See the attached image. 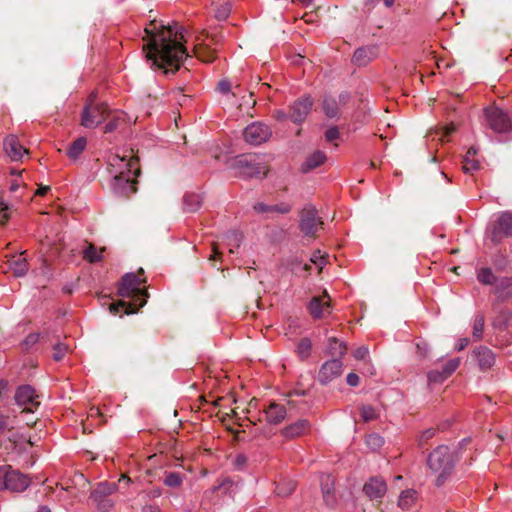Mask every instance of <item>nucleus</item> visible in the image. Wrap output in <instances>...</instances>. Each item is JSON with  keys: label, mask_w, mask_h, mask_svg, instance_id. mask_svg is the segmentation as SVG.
I'll use <instances>...</instances> for the list:
<instances>
[{"label": "nucleus", "mask_w": 512, "mask_h": 512, "mask_svg": "<svg viewBox=\"0 0 512 512\" xmlns=\"http://www.w3.org/2000/svg\"><path fill=\"white\" fill-rule=\"evenodd\" d=\"M145 42L143 51L154 70L164 74H174L188 57L184 47V30L176 22L164 24L155 19L145 25L139 34Z\"/></svg>", "instance_id": "f257e3e1"}, {"label": "nucleus", "mask_w": 512, "mask_h": 512, "mask_svg": "<svg viewBox=\"0 0 512 512\" xmlns=\"http://www.w3.org/2000/svg\"><path fill=\"white\" fill-rule=\"evenodd\" d=\"M427 465L436 476L435 483L439 487L451 476L455 466V459L449 447L440 445L429 454Z\"/></svg>", "instance_id": "f03ea898"}, {"label": "nucleus", "mask_w": 512, "mask_h": 512, "mask_svg": "<svg viewBox=\"0 0 512 512\" xmlns=\"http://www.w3.org/2000/svg\"><path fill=\"white\" fill-rule=\"evenodd\" d=\"M30 483L28 475L13 469L10 465L0 466V491L21 493L30 486Z\"/></svg>", "instance_id": "7ed1b4c3"}, {"label": "nucleus", "mask_w": 512, "mask_h": 512, "mask_svg": "<svg viewBox=\"0 0 512 512\" xmlns=\"http://www.w3.org/2000/svg\"><path fill=\"white\" fill-rule=\"evenodd\" d=\"M117 488L118 486L114 482H100L92 489L89 499L99 511L107 512L114 505L112 495Z\"/></svg>", "instance_id": "20e7f679"}, {"label": "nucleus", "mask_w": 512, "mask_h": 512, "mask_svg": "<svg viewBox=\"0 0 512 512\" xmlns=\"http://www.w3.org/2000/svg\"><path fill=\"white\" fill-rule=\"evenodd\" d=\"M109 164L111 173H114L111 182V190L116 195L126 196L128 187V162H126L124 158L115 155L110 158Z\"/></svg>", "instance_id": "39448f33"}, {"label": "nucleus", "mask_w": 512, "mask_h": 512, "mask_svg": "<svg viewBox=\"0 0 512 512\" xmlns=\"http://www.w3.org/2000/svg\"><path fill=\"white\" fill-rule=\"evenodd\" d=\"M130 315L136 313L139 308L143 307L149 294L147 288L144 285L146 279L140 277V275L130 273Z\"/></svg>", "instance_id": "423d86ee"}, {"label": "nucleus", "mask_w": 512, "mask_h": 512, "mask_svg": "<svg viewBox=\"0 0 512 512\" xmlns=\"http://www.w3.org/2000/svg\"><path fill=\"white\" fill-rule=\"evenodd\" d=\"M323 222L318 216V211L313 205H306L300 214L299 227L305 236L313 237L322 228Z\"/></svg>", "instance_id": "0eeeda50"}, {"label": "nucleus", "mask_w": 512, "mask_h": 512, "mask_svg": "<svg viewBox=\"0 0 512 512\" xmlns=\"http://www.w3.org/2000/svg\"><path fill=\"white\" fill-rule=\"evenodd\" d=\"M95 97L94 94L90 96L91 99ZM107 113L106 104H93L91 101L82 112L81 124L86 128H95L106 119Z\"/></svg>", "instance_id": "6e6552de"}, {"label": "nucleus", "mask_w": 512, "mask_h": 512, "mask_svg": "<svg viewBox=\"0 0 512 512\" xmlns=\"http://www.w3.org/2000/svg\"><path fill=\"white\" fill-rule=\"evenodd\" d=\"M485 118L488 126L496 133H507L512 129L510 117L498 107L491 106L485 109Z\"/></svg>", "instance_id": "1a4fd4ad"}, {"label": "nucleus", "mask_w": 512, "mask_h": 512, "mask_svg": "<svg viewBox=\"0 0 512 512\" xmlns=\"http://www.w3.org/2000/svg\"><path fill=\"white\" fill-rule=\"evenodd\" d=\"M234 168L236 174L240 177L249 178H263L266 175L267 168L260 163L255 162L247 157H241L235 161Z\"/></svg>", "instance_id": "9d476101"}, {"label": "nucleus", "mask_w": 512, "mask_h": 512, "mask_svg": "<svg viewBox=\"0 0 512 512\" xmlns=\"http://www.w3.org/2000/svg\"><path fill=\"white\" fill-rule=\"evenodd\" d=\"M271 135L272 131L270 127L261 122L251 123L243 131L245 141L255 146L266 142Z\"/></svg>", "instance_id": "9b49d317"}, {"label": "nucleus", "mask_w": 512, "mask_h": 512, "mask_svg": "<svg viewBox=\"0 0 512 512\" xmlns=\"http://www.w3.org/2000/svg\"><path fill=\"white\" fill-rule=\"evenodd\" d=\"M15 401L19 406H23L25 412H33L40 404L34 388L30 385H23L17 389Z\"/></svg>", "instance_id": "f8f14e48"}, {"label": "nucleus", "mask_w": 512, "mask_h": 512, "mask_svg": "<svg viewBox=\"0 0 512 512\" xmlns=\"http://www.w3.org/2000/svg\"><path fill=\"white\" fill-rule=\"evenodd\" d=\"M342 361L339 358H332L322 364L319 373L318 380L321 384H327L333 379L339 377L342 373Z\"/></svg>", "instance_id": "ddd939ff"}, {"label": "nucleus", "mask_w": 512, "mask_h": 512, "mask_svg": "<svg viewBox=\"0 0 512 512\" xmlns=\"http://www.w3.org/2000/svg\"><path fill=\"white\" fill-rule=\"evenodd\" d=\"M313 101L309 95L296 100L290 108L289 118L294 123L303 122L310 113Z\"/></svg>", "instance_id": "4468645a"}, {"label": "nucleus", "mask_w": 512, "mask_h": 512, "mask_svg": "<svg viewBox=\"0 0 512 512\" xmlns=\"http://www.w3.org/2000/svg\"><path fill=\"white\" fill-rule=\"evenodd\" d=\"M363 492L370 500L382 499L387 492L386 482L379 477H372L365 483Z\"/></svg>", "instance_id": "2eb2a0df"}, {"label": "nucleus", "mask_w": 512, "mask_h": 512, "mask_svg": "<svg viewBox=\"0 0 512 512\" xmlns=\"http://www.w3.org/2000/svg\"><path fill=\"white\" fill-rule=\"evenodd\" d=\"M311 430L310 422L306 419H299L296 422L287 425L281 430V435L288 439H295L300 436H304Z\"/></svg>", "instance_id": "dca6fc26"}, {"label": "nucleus", "mask_w": 512, "mask_h": 512, "mask_svg": "<svg viewBox=\"0 0 512 512\" xmlns=\"http://www.w3.org/2000/svg\"><path fill=\"white\" fill-rule=\"evenodd\" d=\"M493 240H500L503 236L511 237L512 236V213L504 212L502 213L497 221V225L494 227L492 231Z\"/></svg>", "instance_id": "f3484780"}, {"label": "nucleus", "mask_w": 512, "mask_h": 512, "mask_svg": "<svg viewBox=\"0 0 512 512\" xmlns=\"http://www.w3.org/2000/svg\"><path fill=\"white\" fill-rule=\"evenodd\" d=\"M4 149L12 161H19L28 150L24 148L15 135H9L4 140Z\"/></svg>", "instance_id": "a211bd4d"}, {"label": "nucleus", "mask_w": 512, "mask_h": 512, "mask_svg": "<svg viewBox=\"0 0 512 512\" xmlns=\"http://www.w3.org/2000/svg\"><path fill=\"white\" fill-rule=\"evenodd\" d=\"M321 490L323 500L329 507H334L337 503V499L334 491V479L329 474H323L320 477Z\"/></svg>", "instance_id": "6ab92c4d"}, {"label": "nucleus", "mask_w": 512, "mask_h": 512, "mask_svg": "<svg viewBox=\"0 0 512 512\" xmlns=\"http://www.w3.org/2000/svg\"><path fill=\"white\" fill-rule=\"evenodd\" d=\"M377 54L378 48L376 46L360 47L354 52L352 61L358 66H365L374 58H376Z\"/></svg>", "instance_id": "aec40b11"}, {"label": "nucleus", "mask_w": 512, "mask_h": 512, "mask_svg": "<svg viewBox=\"0 0 512 512\" xmlns=\"http://www.w3.org/2000/svg\"><path fill=\"white\" fill-rule=\"evenodd\" d=\"M264 413L266 421L273 425L280 424L287 415L286 408L275 402L270 403L269 406L264 409Z\"/></svg>", "instance_id": "412c9836"}, {"label": "nucleus", "mask_w": 512, "mask_h": 512, "mask_svg": "<svg viewBox=\"0 0 512 512\" xmlns=\"http://www.w3.org/2000/svg\"><path fill=\"white\" fill-rule=\"evenodd\" d=\"M100 303L103 307H107L109 312L113 315L122 317L123 315L128 314V304L122 300H116L110 296L103 295L100 297Z\"/></svg>", "instance_id": "4be33fe9"}, {"label": "nucleus", "mask_w": 512, "mask_h": 512, "mask_svg": "<svg viewBox=\"0 0 512 512\" xmlns=\"http://www.w3.org/2000/svg\"><path fill=\"white\" fill-rule=\"evenodd\" d=\"M475 357L477 359L480 369H490L495 364V355L487 347L480 346L474 350Z\"/></svg>", "instance_id": "5701e85b"}, {"label": "nucleus", "mask_w": 512, "mask_h": 512, "mask_svg": "<svg viewBox=\"0 0 512 512\" xmlns=\"http://www.w3.org/2000/svg\"><path fill=\"white\" fill-rule=\"evenodd\" d=\"M329 307V295L327 292H324L323 296L312 298L308 309L314 318H321L324 310L328 309Z\"/></svg>", "instance_id": "b1692460"}, {"label": "nucleus", "mask_w": 512, "mask_h": 512, "mask_svg": "<svg viewBox=\"0 0 512 512\" xmlns=\"http://www.w3.org/2000/svg\"><path fill=\"white\" fill-rule=\"evenodd\" d=\"M326 159V154L323 151H315L306 158L301 166V170L303 172H309L324 164Z\"/></svg>", "instance_id": "393cba45"}, {"label": "nucleus", "mask_w": 512, "mask_h": 512, "mask_svg": "<svg viewBox=\"0 0 512 512\" xmlns=\"http://www.w3.org/2000/svg\"><path fill=\"white\" fill-rule=\"evenodd\" d=\"M476 154L477 150L475 147H471L465 154L462 166L464 173L473 174L475 171L480 169V163L475 158Z\"/></svg>", "instance_id": "a878e982"}, {"label": "nucleus", "mask_w": 512, "mask_h": 512, "mask_svg": "<svg viewBox=\"0 0 512 512\" xmlns=\"http://www.w3.org/2000/svg\"><path fill=\"white\" fill-rule=\"evenodd\" d=\"M8 268L12 270L13 274L17 277L24 276L28 271L27 261L22 256H12L7 261Z\"/></svg>", "instance_id": "bb28decb"}, {"label": "nucleus", "mask_w": 512, "mask_h": 512, "mask_svg": "<svg viewBox=\"0 0 512 512\" xmlns=\"http://www.w3.org/2000/svg\"><path fill=\"white\" fill-rule=\"evenodd\" d=\"M105 252V248L97 249L96 246L92 243L88 244L82 250L83 259L87 262L94 264L101 262L103 260V253Z\"/></svg>", "instance_id": "cd10ccee"}, {"label": "nucleus", "mask_w": 512, "mask_h": 512, "mask_svg": "<svg viewBox=\"0 0 512 512\" xmlns=\"http://www.w3.org/2000/svg\"><path fill=\"white\" fill-rule=\"evenodd\" d=\"M417 500V492L414 489H407L400 493L398 498V506L402 510L410 509Z\"/></svg>", "instance_id": "c85d7f7f"}, {"label": "nucleus", "mask_w": 512, "mask_h": 512, "mask_svg": "<svg viewBox=\"0 0 512 512\" xmlns=\"http://www.w3.org/2000/svg\"><path fill=\"white\" fill-rule=\"evenodd\" d=\"M346 350L347 347L344 342L339 341L335 337H330L328 339L327 351L331 356H333V358L341 359V357L346 353Z\"/></svg>", "instance_id": "c756f323"}, {"label": "nucleus", "mask_w": 512, "mask_h": 512, "mask_svg": "<svg viewBox=\"0 0 512 512\" xmlns=\"http://www.w3.org/2000/svg\"><path fill=\"white\" fill-rule=\"evenodd\" d=\"M139 157L133 154V149L130 148V174L133 173L134 179H130V193H135L137 191V188L135 184L137 183L136 178H138L141 175V169L138 167Z\"/></svg>", "instance_id": "7c9ffc66"}, {"label": "nucleus", "mask_w": 512, "mask_h": 512, "mask_svg": "<svg viewBox=\"0 0 512 512\" xmlns=\"http://www.w3.org/2000/svg\"><path fill=\"white\" fill-rule=\"evenodd\" d=\"M87 145V140L85 137H79L75 141L71 143L67 150V156L72 159L76 160L80 156V154L84 151Z\"/></svg>", "instance_id": "2f4dec72"}, {"label": "nucleus", "mask_w": 512, "mask_h": 512, "mask_svg": "<svg viewBox=\"0 0 512 512\" xmlns=\"http://www.w3.org/2000/svg\"><path fill=\"white\" fill-rule=\"evenodd\" d=\"M495 293L500 296H510L512 295V278L511 277H502L498 278L495 285Z\"/></svg>", "instance_id": "473e14b6"}, {"label": "nucleus", "mask_w": 512, "mask_h": 512, "mask_svg": "<svg viewBox=\"0 0 512 512\" xmlns=\"http://www.w3.org/2000/svg\"><path fill=\"white\" fill-rule=\"evenodd\" d=\"M323 110L327 117H336L339 113V105L337 100L333 97H325L323 100Z\"/></svg>", "instance_id": "72a5a7b5"}, {"label": "nucleus", "mask_w": 512, "mask_h": 512, "mask_svg": "<svg viewBox=\"0 0 512 512\" xmlns=\"http://www.w3.org/2000/svg\"><path fill=\"white\" fill-rule=\"evenodd\" d=\"M202 203V199L198 194H187L184 196V209L187 212L196 211Z\"/></svg>", "instance_id": "f704fd0d"}, {"label": "nucleus", "mask_w": 512, "mask_h": 512, "mask_svg": "<svg viewBox=\"0 0 512 512\" xmlns=\"http://www.w3.org/2000/svg\"><path fill=\"white\" fill-rule=\"evenodd\" d=\"M477 279L484 285H495L497 277L490 268H481L477 273Z\"/></svg>", "instance_id": "c9c22d12"}, {"label": "nucleus", "mask_w": 512, "mask_h": 512, "mask_svg": "<svg viewBox=\"0 0 512 512\" xmlns=\"http://www.w3.org/2000/svg\"><path fill=\"white\" fill-rule=\"evenodd\" d=\"M194 53L201 61L211 62L214 59L215 51L205 45L198 44L194 48Z\"/></svg>", "instance_id": "e433bc0d"}, {"label": "nucleus", "mask_w": 512, "mask_h": 512, "mask_svg": "<svg viewBox=\"0 0 512 512\" xmlns=\"http://www.w3.org/2000/svg\"><path fill=\"white\" fill-rule=\"evenodd\" d=\"M359 412L364 422L376 420L379 417V412L371 405L362 404L359 406Z\"/></svg>", "instance_id": "4c0bfd02"}, {"label": "nucleus", "mask_w": 512, "mask_h": 512, "mask_svg": "<svg viewBox=\"0 0 512 512\" xmlns=\"http://www.w3.org/2000/svg\"><path fill=\"white\" fill-rule=\"evenodd\" d=\"M184 476L177 472H165L163 482L170 488H178L183 483Z\"/></svg>", "instance_id": "58836bf2"}, {"label": "nucleus", "mask_w": 512, "mask_h": 512, "mask_svg": "<svg viewBox=\"0 0 512 512\" xmlns=\"http://www.w3.org/2000/svg\"><path fill=\"white\" fill-rule=\"evenodd\" d=\"M485 326V319L482 314H477L473 323V331L472 336L475 341H479L482 339L483 331Z\"/></svg>", "instance_id": "ea45409f"}, {"label": "nucleus", "mask_w": 512, "mask_h": 512, "mask_svg": "<svg viewBox=\"0 0 512 512\" xmlns=\"http://www.w3.org/2000/svg\"><path fill=\"white\" fill-rule=\"evenodd\" d=\"M312 349V343L308 338H303L300 340L297 346V354L301 359H307L310 356Z\"/></svg>", "instance_id": "a19ab883"}, {"label": "nucleus", "mask_w": 512, "mask_h": 512, "mask_svg": "<svg viewBox=\"0 0 512 512\" xmlns=\"http://www.w3.org/2000/svg\"><path fill=\"white\" fill-rule=\"evenodd\" d=\"M496 342L502 346L510 344L512 342V332L506 330V327H498Z\"/></svg>", "instance_id": "79ce46f5"}, {"label": "nucleus", "mask_w": 512, "mask_h": 512, "mask_svg": "<svg viewBox=\"0 0 512 512\" xmlns=\"http://www.w3.org/2000/svg\"><path fill=\"white\" fill-rule=\"evenodd\" d=\"M295 489V483L292 481H286L279 483L276 486L275 492L278 496L286 497L289 496Z\"/></svg>", "instance_id": "37998d69"}, {"label": "nucleus", "mask_w": 512, "mask_h": 512, "mask_svg": "<svg viewBox=\"0 0 512 512\" xmlns=\"http://www.w3.org/2000/svg\"><path fill=\"white\" fill-rule=\"evenodd\" d=\"M231 12V6L228 1H224L217 5L215 9V18L218 20H226Z\"/></svg>", "instance_id": "c03bdc74"}, {"label": "nucleus", "mask_w": 512, "mask_h": 512, "mask_svg": "<svg viewBox=\"0 0 512 512\" xmlns=\"http://www.w3.org/2000/svg\"><path fill=\"white\" fill-rule=\"evenodd\" d=\"M460 365V358H454L447 361L442 368V375L450 377Z\"/></svg>", "instance_id": "a18cd8bd"}, {"label": "nucleus", "mask_w": 512, "mask_h": 512, "mask_svg": "<svg viewBox=\"0 0 512 512\" xmlns=\"http://www.w3.org/2000/svg\"><path fill=\"white\" fill-rule=\"evenodd\" d=\"M429 384H437L444 382L447 377L442 375V371L438 369L430 370L427 374Z\"/></svg>", "instance_id": "49530a36"}, {"label": "nucleus", "mask_w": 512, "mask_h": 512, "mask_svg": "<svg viewBox=\"0 0 512 512\" xmlns=\"http://www.w3.org/2000/svg\"><path fill=\"white\" fill-rule=\"evenodd\" d=\"M66 352H67V346L63 343L58 342L55 345H53L52 357L55 361H60L63 359Z\"/></svg>", "instance_id": "de8ad7c7"}, {"label": "nucleus", "mask_w": 512, "mask_h": 512, "mask_svg": "<svg viewBox=\"0 0 512 512\" xmlns=\"http://www.w3.org/2000/svg\"><path fill=\"white\" fill-rule=\"evenodd\" d=\"M366 443L371 449L376 450L383 445L384 440L377 434H371L367 437Z\"/></svg>", "instance_id": "09e8293b"}, {"label": "nucleus", "mask_w": 512, "mask_h": 512, "mask_svg": "<svg viewBox=\"0 0 512 512\" xmlns=\"http://www.w3.org/2000/svg\"><path fill=\"white\" fill-rule=\"evenodd\" d=\"M118 294L122 297H128V273L124 274L121 278Z\"/></svg>", "instance_id": "8fccbe9b"}, {"label": "nucleus", "mask_w": 512, "mask_h": 512, "mask_svg": "<svg viewBox=\"0 0 512 512\" xmlns=\"http://www.w3.org/2000/svg\"><path fill=\"white\" fill-rule=\"evenodd\" d=\"M340 136V133H339V130L337 127L333 126V127H330L328 130H326L325 132V139L326 141L328 142H332L336 139H338Z\"/></svg>", "instance_id": "3c124183"}, {"label": "nucleus", "mask_w": 512, "mask_h": 512, "mask_svg": "<svg viewBox=\"0 0 512 512\" xmlns=\"http://www.w3.org/2000/svg\"><path fill=\"white\" fill-rule=\"evenodd\" d=\"M247 461H248V459H247L246 455L238 454V455H236V457L234 459V466L236 469L241 470L246 466Z\"/></svg>", "instance_id": "603ef678"}, {"label": "nucleus", "mask_w": 512, "mask_h": 512, "mask_svg": "<svg viewBox=\"0 0 512 512\" xmlns=\"http://www.w3.org/2000/svg\"><path fill=\"white\" fill-rule=\"evenodd\" d=\"M311 262L322 268V266L325 264V256L322 255L320 251H316L311 257Z\"/></svg>", "instance_id": "864d4df0"}, {"label": "nucleus", "mask_w": 512, "mask_h": 512, "mask_svg": "<svg viewBox=\"0 0 512 512\" xmlns=\"http://www.w3.org/2000/svg\"><path fill=\"white\" fill-rule=\"evenodd\" d=\"M253 209L257 213H270L273 210L272 205H267L261 202L254 204Z\"/></svg>", "instance_id": "5fc2aeb1"}, {"label": "nucleus", "mask_w": 512, "mask_h": 512, "mask_svg": "<svg viewBox=\"0 0 512 512\" xmlns=\"http://www.w3.org/2000/svg\"><path fill=\"white\" fill-rule=\"evenodd\" d=\"M369 354V350L366 346H361L354 351V357L358 360H364Z\"/></svg>", "instance_id": "6e6d98bb"}, {"label": "nucleus", "mask_w": 512, "mask_h": 512, "mask_svg": "<svg viewBox=\"0 0 512 512\" xmlns=\"http://www.w3.org/2000/svg\"><path fill=\"white\" fill-rule=\"evenodd\" d=\"M272 208H273L272 212H277L280 214H286V213L290 212V210H291V206L286 203H281L279 205H272Z\"/></svg>", "instance_id": "4d7b16f0"}, {"label": "nucleus", "mask_w": 512, "mask_h": 512, "mask_svg": "<svg viewBox=\"0 0 512 512\" xmlns=\"http://www.w3.org/2000/svg\"><path fill=\"white\" fill-rule=\"evenodd\" d=\"M231 86L232 85H231L230 81L223 79V80L219 81V83H218V90L221 93L226 94L231 91Z\"/></svg>", "instance_id": "13d9d810"}, {"label": "nucleus", "mask_w": 512, "mask_h": 512, "mask_svg": "<svg viewBox=\"0 0 512 512\" xmlns=\"http://www.w3.org/2000/svg\"><path fill=\"white\" fill-rule=\"evenodd\" d=\"M39 339H40V334H39V333H32V334H29V335L25 338V340H24L23 344H24L25 346H30V345H33V344H35L36 342H38V341H39Z\"/></svg>", "instance_id": "bf43d9fd"}, {"label": "nucleus", "mask_w": 512, "mask_h": 512, "mask_svg": "<svg viewBox=\"0 0 512 512\" xmlns=\"http://www.w3.org/2000/svg\"><path fill=\"white\" fill-rule=\"evenodd\" d=\"M346 381L350 386H357L359 384V376L355 373H349Z\"/></svg>", "instance_id": "052dcab7"}, {"label": "nucleus", "mask_w": 512, "mask_h": 512, "mask_svg": "<svg viewBox=\"0 0 512 512\" xmlns=\"http://www.w3.org/2000/svg\"><path fill=\"white\" fill-rule=\"evenodd\" d=\"M273 117L277 119L278 121H283L289 117L283 110H276L273 113Z\"/></svg>", "instance_id": "680f3d73"}, {"label": "nucleus", "mask_w": 512, "mask_h": 512, "mask_svg": "<svg viewBox=\"0 0 512 512\" xmlns=\"http://www.w3.org/2000/svg\"><path fill=\"white\" fill-rule=\"evenodd\" d=\"M349 99H350L349 93L343 92V93L339 94L338 100H337L338 105H340V104L345 105L349 101Z\"/></svg>", "instance_id": "e2e57ef3"}, {"label": "nucleus", "mask_w": 512, "mask_h": 512, "mask_svg": "<svg viewBox=\"0 0 512 512\" xmlns=\"http://www.w3.org/2000/svg\"><path fill=\"white\" fill-rule=\"evenodd\" d=\"M468 344H469L468 338H461V339H459V341L456 345V350L462 351L463 349H465L467 347Z\"/></svg>", "instance_id": "0e129e2a"}, {"label": "nucleus", "mask_w": 512, "mask_h": 512, "mask_svg": "<svg viewBox=\"0 0 512 512\" xmlns=\"http://www.w3.org/2000/svg\"><path fill=\"white\" fill-rule=\"evenodd\" d=\"M435 435V430L434 429H427L426 431H424L421 435V439L422 440H428L430 438H432L433 436Z\"/></svg>", "instance_id": "69168bd1"}, {"label": "nucleus", "mask_w": 512, "mask_h": 512, "mask_svg": "<svg viewBox=\"0 0 512 512\" xmlns=\"http://www.w3.org/2000/svg\"><path fill=\"white\" fill-rule=\"evenodd\" d=\"M143 512H161L160 508L153 505H146L142 509Z\"/></svg>", "instance_id": "338daca9"}, {"label": "nucleus", "mask_w": 512, "mask_h": 512, "mask_svg": "<svg viewBox=\"0 0 512 512\" xmlns=\"http://www.w3.org/2000/svg\"><path fill=\"white\" fill-rule=\"evenodd\" d=\"M117 128V124L115 122H109L106 124L105 126V132L108 133V132H112L113 130H115Z\"/></svg>", "instance_id": "774afa93"}]
</instances>
